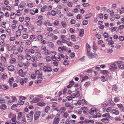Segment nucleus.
Returning a JSON list of instances; mask_svg holds the SVG:
<instances>
[{"label": "nucleus", "instance_id": "8", "mask_svg": "<svg viewBox=\"0 0 124 124\" xmlns=\"http://www.w3.org/2000/svg\"><path fill=\"white\" fill-rule=\"evenodd\" d=\"M40 100V99L39 98H36L34 100H32L30 101L31 103H35L38 102Z\"/></svg>", "mask_w": 124, "mask_h": 124}, {"label": "nucleus", "instance_id": "20", "mask_svg": "<svg viewBox=\"0 0 124 124\" xmlns=\"http://www.w3.org/2000/svg\"><path fill=\"white\" fill-rule=\"evenodd\" d=\"M84 30L83 29H82L80 30L79 31V35L82 37L83 36L84 33Z\"/></svg>", "mask_w": 124, "mask_h": 124}, {"label": "nucleus", "instance_id": "33", "mask_svg": "<svg viewBox=\"0 0 124 124\" xmlns=\"http://www.w3.org/2000/svg\"><path fill=\"white\" fill-rule=\"evenodd\" d=\"M50 109V107L49 106H47L45 108V111L46 113H47Z\"/></svg>", "mask_w": 124, "mask_h": 124}, {"label": "nucleus", "instance_id": "49", "mask_svg": "<svg viewBox=\"0 0 124 124\" xmlns=\"http://www.w3.org/2000/svg\"><path fill=\"white\" fill-rule=\"evenodd\" d=\"M108 72V71L106 70H101V73L102 74H107Z\"/></svg>", "mask_w": 124, "mask_h": 124}, {"label": "nucleus", "instance_id": "7", "mask_svg": "<svg viewBox=\"0 0 124 124\" xmlns=\"http://www.w3.org/2000/svg\"><path fill=\"white\" fill-rule=\"evenodd\" d=\"M59 121V118L58 117H55L53 121V124H58Z\"/></svg>", "mask_w": 124, "mask_h": 124}, {"label": "nucleus", "instance_id": "61", "mask_svg": "<svg viewBox=\"0 0 124 124\" xmlns=\"http://www.w3.org/2000/svg\"><path fill=\"white\" fill-rule=\"evenodd\" d=\"M75 120H71L69 121V123L70 124H75Z\"/></svg>", "mask_w": 124, "mask_h": 124}, {"label": "nucleus", "instance_id": "4", "mask_svg": "<svg viewBox=\"0 0 124 124\" xmlns=\"http://www.w3.org/2000/svg\"><path fill=\"white\" fill-rule=\"evenodd\" d=\"M91 123L92 124H92L94 123V122L93 120H90L88 119H86L84 121V123L85 124L89 123Z\"/></svg>", "mask_w": 124, "mask_h": 124}, {"label": "nucleus", "instance_id": "14", "mask_svg": "<svg viewBox=\"0 0 124 124\" xmlns=\"http://www.w3.org/2000/svg\"><path fill=\"white\" fill-rule=\"evenodd\" d=\"M101 121L104 123H108L109 122L110 120L108 118H103L101 120Z\"/></svg>", "mask_w": 124, "mask_h": 124}, {"label": "nucleus", "instance_id": "17", "mask_svg": "<svg viewBox=\"0 0 124 124\" xmlns=\"http://www.w3.org/2000/svg\"><path fill=\"white\" fill-rule=\"evenodd\" d=\"M117 105L119 108L121 109L122 110H123L124 109V107L123 104H117Z\"/></svg>", "mask_w": 124, "mask_h": 124}, {"label": "nucleus", "instance_id": "63", "mask_svg": "<svg viewBox=\"0 0 124 124\" xmlns=\"http://www.w3.org/2000/svg\"><path fill=\"white\" fill-rule=\"evenodd\" d=\"M124 28V25H119L118 27V29L122 30Z\"/></svg>", "mask_w": 124, "mask_h": 124}, {"label": "nucleus", "instance_id": "52", "mask_svg": "<svg viewBox=\"0 0 124 124\" xmlns=\"http://www.w3.org/2000/svg\"><path fill=\"white\" fill-rule=\"evenodd\" d=\"M20 84L21 85H23L24 83V80L23 79H21L20 80Z\"/></svg>", "mask_w": 124, "mask_h": 124}, {"label": "nucleus", "instance_id": "27", "mask_svg": "<svg viewBox=\"0 0 124 124\" xmlns=\"http://www.w3.org/2000/svg\"><path fill=\"white\" fill-rule=\"evenodd\" d=\"M16 37L20 36L21 34V31L19 30L17 31H16Z\"/></svg>", "mask_w": 124, "mask_h": 124}, {"label": "nucleus", "instance_id": "39", "mask_svg": "<svg viewBox=\"0 0 124 124\" xmlns=\"http://www.w3.org/2000/svg\"><path fill=\"white\" fill-rule=\"evenodd\" d=\"M119 100V98L117 97H115L114 99V101L115 102H118Z\"/></svg>", "mask_w": 124, "mask_h": 124}, {"label": "nucleus", "instance_id": "15", "mask_svg": "<svg viewBox=\"0 0 124 124\" xmlns=\"http://www.w3.org/2000/svg\"><path fill=\"white\" fill-rule=\"evenodd\" d=\"M112 112L113 114H114L116 115H118L119 114V111L116 109L112 110Z\"/></svg>", "mask_w": 124, "mask_h": 124}, {"label": "nucleus", "instance_id": "5", "mask_svg": "<svg viewBox=\"0 0 124 124\" xmlns=\"http://www.w3.org/2000/svg\"><path fill=\"white\" fill-rule=\"evenodd\" d=\"M42 73H39L38 74V76L37 77V79L39 81H41L43 80V78L42 77Z\"/></svg>", "mask_w": 124, "mask_h": 124}, {"label": "nucleus", "instance_id": "46", "mask_svg": "<svg viewBox=\"0 0 124 124\" xmlns=\"http://www.w3.org/2000/svg\"><path fill=\"white\" fill-rule=\"evenodd\" d=\"M88 21L85 20L83 21L82 22L83 24L84 25H86L88 23Z\"/></svg>", "mask_w": 124, "mask_h": 124}, {"label": "nucleus", "instance_id": "29", "mask_svg": "<svg viewBox=\"0 0 124 124\" xmlns=\"http://www.w3.org/2000/svg\"><path fill=\"white\" fill-rule=\"evenodd\" d=\"M22 115V113L21 112H19L18 114L17 119L18 120H19Z\"/></svg>", "mask_w": 124, "mask_h": 124}, {"label": "nucleus", "instance_id": "36", "mask_svg": "<svg viewBox=\"0 0 124 124\" xmlns=\"http://www.w3.org/2000/svg\"><path fill=\"white\" fill-rule=\"evenodd\" d=\"M5 102L6 101L4 98H0V103H5Z\"/></svg>", "mask_w": 124, "mask_h": 124}, {"label": "nucleus", "instance_id": "50", "mask_svg": "<svg viewBox=\"0 0 124 124\" xmlns=\"http://www.w3.org/2000/svg\"><path fill=\"white\" fill-rule=\"evenodd\" d=\"M88 78V76H84L83 78H82V80H81V82H82L84 81L85 80L87 79Z\"/></svg>", "mask_w": 124, "mask_h": 124}, {"label": "nucleus", "instance_id": "60", "mask_svg": "<svg viewBox=\"0 0 124 124\" xmlns=\"http://www.w3.org/2000/svg\"><path fill=\"white\" fill-rule=\"evenodd\" d=\"M124 12V7H122L121 8L120 12V14L123 13Z\"/></svg>", "mask_w": 124, "mask_h": 124}, {"label": "nucleus", "instance_id": "28", "mask_svg": "<svg viewBox=\"0 0 124 124\" xmlns=\"http://www.w3.org/2000/svg\"><path fill=\"white\" fill-rule=\"evenodd\" d=\"M102 116L106 117L107 118H110V116L109 113L103 114L102 115Z\"/></svg>", "mask_w": 124, "mask_h": 124}, {"label": "nucleus", "instance_id": "54", "mask_svg": "<svg viewBox=\"0 0 124 124\" xmlns=\"http://www.w3.org/2000/svg\"><path fill=\"white\" fill-rule=\"evenodd\" d=\"M69 116V114L67 112H65L64 113L63 115V116L64 118H66L68 116Z\"/></svg>", "mask_w": 124, "mask_h": 124}, {"label": "nucleus", "instance_id": "11", "mask_svg": "<svg viewBox=\"0 0 124 124\" xmlns=\"http://www.w3.org/2000/svg\"><path fill=\"white\" fill-rule=\"evenodd\" d=\"M86 50L87 52H89L90 50V47L89 45L87 43H86Z\"/></svg>", "mask_w": 124, "mask_h": 124}, {"label": "nucleus", "instance_id": "64", "mask_svg": "<svg viewBox=\"0 0 124 124\" xmlns=\"http://www.w3.org/2000/svg\"><path fill=\"white\" fill-rule=\"evenodd\" d=\"M51 14L52 16H55L56 14V12L54 10H52L51 11Z\"/></svg>", "mask_w": 124, "mask_h": 124}, {"label": "nucleus", "instance_id": "56", "mask_svg": "<svg viewBox=\"0 0 124 124\" xmlns=\"http://www.w3.org/2000/svg\"><path fill=\"white\" fill-rule=\"evenodd\" d=\"M46 61L47 62H49L51 60V58L50 56H46Z\"/></svg>", "mask_w": 124, "mask_h": 124}, {"label": "nucleus", "instance_id": "24", "mask_svg": "<svg viewBox=\"0 0 124 124\" xmlns=\"http://www.w3.org/2000/svg\"><path fill=\"white\" fill-rule=\"evenodd\" d=\"M27 119L29 120V121H31L32 120L33 118V116L31 115H29L27 117Z\"/></svg>", "mask_w": 124, "mask_h": 124}, {"label": "nucleus", "instance_id": "21", "mask_svg": "<svg viewBox=\"0 0 124 124\" xmlns=\"http://www.w3.org/2000/svg\"><path fill=\"white\" fill-rule=\"evenodd\" d=\"M47 45L53 48L54 46V44L52 42H49L47 43Z\"/></svg>", "mask_w": 124, "mask_h": 124}, {"label": "nucleus", "instance_id": "2", "mask_svg": "<svg viewBox=\"0 0 124 124\" xmlns=\"http://www.w3.org/2000/svg\"><path fill=\"white\" fill-rule=\"evenodd\" d=\"M40 113V111H36L34 115V119L35 120H37L39 118Z\"/></svg>", "mask_w": 124, "mask_h": 124}, {"label": "nucleus", "instance_id": "41", "mask_svg": "<svg viewBox=\"0 0 124 124\" xmlns=\"http://www.w3.org/2000/svg\"><path fill=\"white\" fill-rule=\"evenodd\" d=\"M112 90L116 91L117 90V86L115 85H113L112 87Z\"/></svg>", "mask_w": 124, "mask_h": 124}, {"label": "nucleus", "instance_id": "42", "mask_svg": "<svg viewBox=\"0 0 124 124\" xmlns=\"http://www.w3.org/2000/svg\"><path fill=\"white\" fill-rule=\"evenodd\" d=\"M18 9L19 10L22 11L23 9V6L21 5H20L18 7Z\"/></svg>", "mask_w": 124, "mask_h": 124}, {"label": "nucleus", "instance_id": "59", "mask_svg": "<svg viewBox=\"0 0 124 124\" xmlns=\"http://www.w3.org/2000/svg\"><path fill=\"white\" fill-rule=\"evenodd\" d=\"M116 27H112L110 29L111 31L112 32L115 31Z\"/></svg>", "mask_w": 124, "mask_h": 124}, {"label": "nucleus", "instance_id": "22", "mask_svg": "<svg viewBox=\"0 0 124 124\" xmlns=\"http://www.w3.org/2000/svg\"><path fill=\"white\" fill-rule=\"evenodd\" d=\"M17 104H13L11 107V109L14 110L15 109L16 107H17Z\"/></svg>", "mask_w": 124, "mask_h": 124}, {"label": "nucleus", "instance_id": "1", "mask_svg": "<svg viewBox=\"0 0 124 124\" xmlns=\"http://www.w3.org/2000/svg\"><path fill=\"white\" fill-rule=\"evenodd\" d=\"M43 70L44 71L46 72V71L48 72H50L52 71V69L50 66L47 67L44 66L43 67Z\"/></svg>", "mask_w": 124, "mask_h": 124}, {"label": "nucleus", "instance_id": "48", "mask_svg": "<svg viewBox=\"0 0 124 124\" xmlns=\"http://www.w3.org/2000/svg\"><path fill=\"white\" fill-rule=\"evenodd\" d=\"M30 19L28 17H26L25 19V22L26 23H28L30 21Z\"/></svg>", "mask_w": 124, "mask_h": 124}, {"label": "nucleus", "instance_id": "30", "mask_svg": "<svg viewBox=\"0 0 124 124\" xmlns=\"http://www.w3.org/2000/svg\"><path fill=\"white\" fill-rule=\"evenodd\" d=\"M8 49V51H11L13 50V47L12 46H10V45H8L7 46Z\"/></svg>", "mask_w": 124, "mask_h": 124}, {"label": "nucleus", "instance_id": "53", "mask_svg": "<svg viewBox=\"0 0 124 124\" xmlns=\"http://www.w3.org/2000/svg\"><path fill=\"white\" fill-rule=\"evenodd\" d=\"M81 109L84 110L83 111H88L87 108L86 107H82L81 108Z\"/></svg>", "mask_w": 124, "mask_h": 124}, {"label": "nucleus", "instance_id": "34", "mask_svg": "<svg viewBox=\"0 0 124 124\" xmlns=\"http://www.w3.org/2000/svg\"><path fill=\"white\" fill-rule=\"evenodd\" d=\"M2 88L3 90H6L9 88V87L5 85H2Z\"/></svg>", "mask_w": 124, "mask_h": 124}, {"label": "nucleus", "instance_id": "6", "mask_svg": "<svg viewBox=\"0 0 124 124\" xmlns=\"http://www.w3.org/2000/svg\"><path fill=\"white\" fill-rule=\"evenodd\" d=\"M35 56L36 58L39 59L41 57V55L40 53L36 52L35 53Z\"/></svg>", "mask_w": 124, "mask_h": 124}, {"label": "nucleus", "instance_id": "55", "mask_svg": "<svg viewBox=\"0 0 124 124\" xmlns=\"http://www.w3.org/2000/svg\"><path fill=\"white\" fill-rule=\"evenodd\" d=\"M28 35L26 34H23L22 36L23 38L24 39H27L28 38Z\"/></svg>", "mask_w": 124, "mask_h": 124}, {"label": "nucleus", "instance_id": "45", "mask_svg": "<svg viewBox=\"0 0 124 124\" xmlns=\"http://www.w3.org/2000/svg\"><path fill=\"white\" fill-rule=\"evenodd\" d=\"M61 24L64 27L66 26V23L64 21H62V22Z\"/></svg>", "mask_w": 124, "mask_h": 124}, {"label": "nucleus", "instance_id": "10", "mask_svg": "<svg viewBox=\"0 0 124 124\" xmlns=\"http://www.w3.org/2000/svg\"><path fill=\"white\" fill-rule=\"evenodd\" d=\"M7 108V106L5 104H2L0 105V109L1 110H5Z\"/></svg>", "mask_w": 124, "mask_h": 124}, {"label": "nucleus", "instance_id": "38", "mask_svg": "<svg viewBox=\"0 0 124 124\" xmlns=\"http://www.w3.org/2000/svg\"><path fill=\"white\" fill-rule=\"evenodd\" d=\"M18 52V50L16 49H14L13 50V53L14 54H17Z\"/></svg>", "mask_w": 124, "mask_h": 124}, {"label": "nucleus", "instance_id": "18", "mask_svg": "<svg viewBox=\"0 0 124 124\" xmlns=\"http://www.w3.org/2000/svg\"><path fill=\"white\" fill-rule=\"evenodd\" d=\"M65 105L66 107H68L70 108V109H72L74 107L73 106H72L70 104H69L68 103H66L65 104Z\"/></svg>", "mask_w": 124, "mask_h": 124}, {"label": "nucleus", "instance_id": "31", "mask_svg": "<svg viewBox=\"0 0 124 124\" xmlns=\"http://www.w3.org/2000/svg\"><path fill=\"white\" fill-rule=\"evenodd\" d=\"M13 81L14 78H11L9 79L8 82L10 85H11L12 83L13 82Z\"/></svg>", "mask_w": 124, "mask_h": 124}, {"label": "nucleus", "instance_id": "44", "mask_svg": "<svg viewBox=\"0 0 124 124\" xmlns=\"http://www.w3.org/2000/svg\"><path fill=\"white\" fill-rule=\"evenodd\" d=\"M75 56V53L74 52H72L70 54V57L71 58H73Z\"/></svg>", "mask_w": 124, "mask_h": 124}, {"label": "nucleus", "instance_id": "25", "mask_svg": "<svg viewBox=\"0 0 124 124\" xmlns=\"http://www.w3.org/2000/svg\"><path fill=\"white\" fill-rule=\"evenodd\" d=\"M19 52L21 54L23 51V47L21 46H20L19 47L18 49V50Z\"/></svg>", "mask_w": 124, "mask_h": 124}, {"label": "nucleus", "instance_id": "35", "mask_svg": "<svg viewBox=\"0 0 124 124\" xmlns=\"http://www.w3.org/2000/svg\"><path fill=\"white\" fill-rule=\"evenodd\" d=\"M91 83L90 82H86L85 83L84 85L85 87H87L89 86L90 85Z\"/></svg>", "mask_w": 124, "mask_h": 124}, {"label": "nucleus", "instance_id": "47", "mask_svg": "<svg viewBox=\"0 0 124 124\" xmlns=\"http://www.w3.org/2000/svg\"><path fill=\"white\" fill-rule=\"evenodd\" d=\"M28 52L31 53L32 54H33L34 53V51L32 49H31L29 50H28Z\"/></svg>", "mask_w": 124, "mask_h": 124}, {"label": "nucleus", "instance_id": "13", "mask_svg": "<svg viewBox=\"0 0 124 124\" xmlns=\"http://www.w3.org/2000/svg\"><path fill=\"white\" fill-rule=\"evenodd\" d=\"M16 15L15 13L12 12L10 16V18L11 19H15L16 17Z\"/></svg>", "mask_w": 124, "mask_h": 124}, {"label": "nucleus", "instance_id": "51", "mask_svg": "<svg viewBox=\"0 0 124 124\" xmlns=\"http://www.w3.org/2000/svg\"><path fill=\"white\" fill-rule=\"evenodd\" d=\"M63 64L64 65H68L69 64V62L66 60H65L63 62Z\"/></svg>", "mask_w": 124, "mask_h": 124}, {"label": "nucleus", "instance_id": "12", "mask_svg": "<svg viewBox=\"0 0 124 124\" xmlns=\"http://www.w3.org/2000/svg\"><path fill=\"white\" fill-rule=\"evenodd\" d=\"M8 69L9 71H12L15 70L14 67L13 65L9 66L8 67Z\"/></svg>", "mask_w": 124, "mask_h": 124}, {"label": "nucleus", "instance_id": "40", "mask_svg": "<svg viewBox=\"0 0 124 124\" xmlns=\"http://www.w3.org/2000/svg\"><path fill=\"white\" fill-rule=\"evenodd\" d=\"M26 59L28 60H30L31 59V57L30 55L28 54H26Z\"/></svg>", "mask_w": 124, "mask_h": 124}, {"label": "nucleus", "instance_id": "37", "mask_svg": "<svg viewBox=\"0 0 124 124\" xmlns=\"http://www.w3.org/2000/svg\"><path fill=\"white\" fill-rule=\"evenodd\" d=\"M118 67L120 69H124V64L119 65Z\"/></svg>", "mask_w": 124, "mask_h": 124}, {"label": "nucleus", "instance_id": "23", "mask_svg": "<svg viewBox=\"0 0 124 124\" xmlns=\"http://www.w3.org/2000/svg\"><path fill=\"white\" fill-rule=\"evenodd\" d=\"M76 37L74 35H72L71 36V38L72 41L74 42H75L76 41V39L75 38Z\"/></svg>", "mask_w": 124, "mask_h": 124}, {"label": "nucleus", "instance_id": "26", "mask_svg": "<svg viewBox=\"0 0 124 124\" xmlns=\"http://www.w3.org/2000/svg\"><path fill=\"white\" fill-rule=\"evenodd\" d=\"M24 103V101L22 100H19L18 101L17 104L18 105H23Z\"/></svg>", "mask_w": 124, "mask_h": 124}, {"label": "nucleus", "instance_id": "9", "mask_svg": "<svg viewBox=\"0 0 124 124\" xmlns=\"http://www.w3.org/2000/svg\"><path fill=\"white\" fill-rule=\"evenodd\" d=\"M39 72V70H36L35 71V73H33L31 75V77L32 79H35V77H36V75L38 73H37V72Z\"/></svg>", "mask_w": 124, "mask_h": 124}, {"label": "nucleus", "instance_id": "3", "mask_svg": "<svg viewBox=\"0 0 124 124\" xmlns=\"http://www.w3.org/2000/svg\"><path fill=\"white\" fill-rule=\"evenodd\" d=\"M87 55L89 59H92L94 58L93 56L94 55H93V54L90 53V51L87 52Z\"/></svg>", "mask_w": 124, "mask_h": 124}, {"label": "nucleus", "instance_id": "32", "mask_svg": "<svg viewBox=\"0 0 124 124\" xmlns=\"http://www.w3.org/2000/svg\"><path fill=\"white\" fill-rule=\"evenodd\" d=\"M66 110V108L64 107L61 108L60 111H61V113H64Z\"/></svg>", "mask_w": 124, "mask_h": 124}, {"label": "nucleus", "instance_id": "43", "mask_svg": "<svg viewBox=\"0 0 124 124\" xmlns=\"http://www.w3.org/2000/svg\"><path fill=\"white\" fill-rule=\"evenodd\" d=\"M36 23L38 25H40L42 24V22L41 20H39L37 21Z\"/></svg>", "mask_w": 124, "mask_h": 124}, {"label": "nucleus", "instance_id": "19", "mask_svg": "<svg viewBox=\"0 0 124 124\" xmlns=\"http://www.w3.org/2000/svg\"><path fill=\"white\" fill-rule=\"evenodd\" d=\"M92 14L91 13H90L86 15L85 17V19H88L92 16Z\"/></svg>", "mask_w": 124, "mask_h": 124}, {"label": "nucleus", "instance_id": "16", "mask_svg": "<svg viewBox=\"0 0 124 124\" xmlns=\"http://www.w3.org/2000/svg\"><path fill=\"white\" fill-rule=\"evenodd\" d=\"M37 105L40 106H44L46 105L45 103L43 102H39L37 103Z\"/></svg>", "mask_w": 124, "mask_h": 124}, {"label": "nucleus", "instance_id": "57", "mask_svg": "<svg viewBox=\"0 0 124 124\" xmlns=\"http://www.w3.org/2000/svg\"><path fill=\"white\" fill-rule=\"evenodd\" d=\"M18 30H22L23 29V27L22 25H20L18 27Z\"/></svg>", "mask_w": 124, "mask_h": 124}, {"label": "nucleus", "instance_id": "62", "mask_svg": "<svg viewBox=\"0 0 124 124\" xmlns=\"http://www.w3.org/2000/svg\"><path fill=\"white\" fill-rule=\"evenodd\" d=\"M60 32L62 33H66V31L65 29H62L61 30Z\"/></svg>", "mask_w": 124, "mask_h": 124}, {"label": "nucleus", "instance_id": "58", "mask_svg": "<svg viewBox=\"0 0 124 124\" xmlns=\"http://www.w3.org/2000/svg\"><path fill=\"white\" fill-rule=\"evenodd\" d=\"M124 37L122 36H120L118 38V39L119 41H123L124 40Z\"/></svg>", "mask_w": 124, "mask_h": 124}]
</instances>
